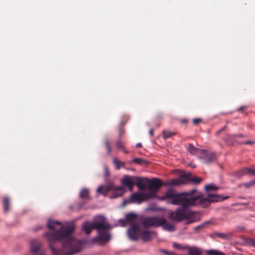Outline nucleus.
<instances>
[{"instance_id": "nucleus-1", "label": "nucleus", "mask_w": 255, "mask_h": 255, "mask_svg": "<svg viewBox=\"0 0 255 255\" xmlns=\"http://www.w3.org/2000/svg\"><path fill=\"white\" fill-rule=\"evenodd\" d=\"M47 226L49 232L44 234L52 255H73L81 250V244L72 236L74 227H64L61 222L49 220Z\"/></svg>"}, {"instance_id": "nucleus-2", "label": "nucleus", "mask_w": 255, "mask_h": 255, "mask_svg": "<svg viewBox=\"0 0 255 255\" xmlns=\"http://www.w3.org/2000/svg\"><path fill=\"white\" fill-rule=\"evenodd\" d=\"M196 192L197 191L195 189L180 193H176L172 189L166 191L162 199L169 200V202L173 205L182 206L175 212H171L169 215V218L177 222L181 221L188 218L189 214L186 210L187 208L195 205L206 207L211 203L220 202L228 198L212 194H209L206 197L204 198L201 193L195 195Z\"/></svg>"}, {"instance_id": "nucleus-3", "label": "nucleus", "mask_w": 255, "mask_h": 255, "mask_svg": "<svg viewBox=\"0 0 255 255\" xmlns=\"http://www.w3.org/2000/svg\"><path fill=\"white\" fill-rule=\"evenodd\" d=\"M93 226H94L93 228L97 230L99 234L98 237L93 239V242L103 243L110 240L111 236L107 231L110 229V226L104 218L99 217L98 221L93 222Z\"/></svg>"}, {"instance_id": "nucleus-4", "label": "nucleus", "mask_w": 255, "mask_h": 255, "mask_svg": "<svg viewBox=\"0 0 255 255\" xmlns=\"http://www.w3.org/2000/svg\"><path fill=\"white\" fill-rule=\"evenodd\" d=\"M141 224L145 228L163 226L166 230L172 231L175 230L173 225L167 223L165 219L159 217L145 218L141 221Z\"/></svg>"}, {"instance_id": "nucleus-5", "label": "nucleus", "mask_w": 255, "mask_h": 255, "mask_svg": "<svg viewBox=\"0 0 255 255\" xmlns=\"http://www.w3.org/2000/svg\"><path fill=\"white\" fill-rule=\"evenodd\" d=\"M126 190L122 186H116L113 182H109L104 186H100L97 189L98 193L106 196L108 193L112 192L111 198H116L122 196Z\"/></svg>"}, {"instance_id": "nucleus-6", "label": "nucleus", "mask_w": 255, "mask_h": 255, "mask_svg": "<svg viewBox=\"0 0 255 255\" xmlns=\"http://www.w3.org/2000/svg\"><path fill=\"white\" fill-rule=\"evenodd\" d=\"M30 251L32 255H45V250L42 248V243L38 239H33L30 243Z\"/></svg>"}, {"instance_id": "nucleus-7", "label": "nucleus", "mask_w": 255, "mask_h": 255, "mask_svg": "<svg viewBox=\"0 0 255 255\" xmlns=\"http://www.w3.org/2000/svg\"><path fill=\"white\" fill-rule=\"evenodd\" d=\"M147 187L151 191L150 194L154 196L157 191L162 186V181L158 178H152L151 180H147Z\"/></svg>"}, {"instance_id": "nucleus-8", "label": "nucleus", "mask_w": 255, "mask_h": 255, "mask_svg": "<svg viewBox=\"0 0 255 255\" xmlns=\"http://www.w3.org/2000/svg\"><path fill=\"white\" fill-rule=\"evenodd\" d=\"M147 195L140 193H134L131 195L128 200L124 199L123 202V205L125 206L128 204L131 203H140L144 201Z\"/></svg>"}, {"instance_id": "nucleus-9", "label": "nucleus", "mask_w": 255, "mask_h": 255, "mask_svg": "<svg viewBox=\"0 0 255 255\" xmlns=\"http://www.w3.org/2000/svg\"><path fill=\"white\" fill-rule=\"evenodd\" d=\"M199 158L203 159L205 163L210 164L216 160L217 156L215 152H207L205 150H203Z\"/></svg>"}, {"instance_id": "nucleus-10", "label": "nucleus", "mask_w": 255, "mask_h": 255, "mask_svg": "<svg viewBox=\"0 0 255 255\" xmlns=\"http://www.w3.org/2000/svg\"><path fill=\"white\" fill-rule=\"evenodd\" d=\"M142 230L136 224H132L128 231V234L129 238L132 240H137L140 236Z\"/></svg>"}, {"instance_id": "nucleus-11", "label": "nucleus", "mask_w": 255, "mask_h": 255, "mask_svg": "<svg viewBox=\"0 0 255 255\" xmlns=\"http://www.w3.org/2000/svg\"><path fill=\"white\" fill-rule=\"evenodd\" d=\"M155 234V232L152 231L142 230L140 236L143 242H146L151 240L152 239V235Z\"/></svg>"}, {"instance_id": "nucleus-12", "label": "nucleus", "mask_w": 255, "mask_h": 255, "mask_svg": "<svg viewBox=\"0 0 255 255\" xmlns=\"http://www.w3.org/2000/svg\"><path fill=\"white\" fill-rule=\"evenodd\" d=\"M181 177L185 180L191 181L195 183H199L202 180V179L200 178L197 177H193L190 173H185L182 175Z\"/></svg>"}, {"instance_id": "nucleus-13", "label": "nucleus", "mask_w": 255, "mask_h": 255, "mask_svg": "<svg viewBox=\"0 0 255 255\" xmlns=\"http://www.w3.org/2000/svg\"><path fill=\"white\" fill-rule=\"evenodd\" d=\"M122 183L128 187V189L131 191L134 185V183L132 181L131 177L128 175H125L122 180Z\"/></svg>"}, {"instance_id": "nucleus-14", "label": "nucleus", "mask_w": 255, "mask_h": 255, "mask_svg": "<svg viewBox=\"0 0 255 255\" xmlns=\"http://www.w3.org/2000/svg\"><path fill=\"white\" fill-rule=\"evenodd\" d=\"M136 182L135 184L138 187L139 190H143L147 186V178L145 177H136Z\"/></svg>"}, {"instance_id": "nucleus-15", "label": "nucleus", "mask_w": 255, "mask_h": 255, "mask_svg": "<svg viewBox=\"0 0 255 255\" xmlns=\"http://www.w3.org/2000/svg\"><path fill=\"white\" fill-rule=\"evenodd\" d=\"M255 175V169L249 168H244L236 173V176L240 177L246 174Z\"/></svg>"}, {"instance_id": "nucleus-16", "label": "nucleus", "mask_w": 255, "mask_h": 255, "mask_svg": "<svg viewBox=\"0 0 255 255\" xmlns=\"http://www.w3.org/2000/svg\"><path fill=\"white\" fill-rule=\"evenodd\" d=\"M187 150L191 154L197 155L199 157L200 155V154L202 153L203 150V149L196 148L191 144H189L188 145L187 147Z\"/></svg>"}, {"instance_id": "nucleus-17", "label": "nucleus", "mask_w": 255, "mask_h": 255, "mask_svg": "<svg viewBox=\"0 0 255 255\" xmlns=\"http://www.w3.org/2000/svg\"><path fill=\"white\" fill-rule=\"evenodd\" d=\"M187 249L189 255H201L202 254L201 250L198 248L188 247Z\"/></svg>"}, {"instance_id": "nucleus-18", "label": "nucleus", "mask_w": 255, "mask_h": 255, "mask_svg": "<svg viewBox=\"0 0 255 255\" xmlns=\"http://www.w3.org/2000/svg\"><path fill=\"white\" fill-rule=\"evenodd\" d=\"M93 222H86L83 224L82 228L83 231L87 234H89L91 233L92 230L94 229V228H93Z\"/></svg>"}, {"instance_id": "nucleus-19", "label": "nucleus", "mask_w": 255, "mask_h": 255, "mask_svg": "<svg viewBox=\"0 0 255 255\" xmlns=\"http://www.w3.org/2000/svg\"><path fill=\"white\" fill-rule=\"evenodd\" d=\"M80 196L84 199H88L89 198V190L87 188L82 189L80 193Z\"/></svg>"}, {"instance_id": "nucleus-20", "label": "nucleus", "mask_w": 255, "mask_h": 255, "mask_svg": "<svg viewBox=\"0 0 255 255\" xmlns=\"http://www.w3.org/2000/svg\"><path fill=\"white\" fill-rule=\"evenodd\" d=\"M214 235L219 238L227 240L230 238L231 234L217 232L214 233Z\"/></svg>"}, {"instance_id": "nucleus-21", "label": "nucleus", "mask_w": 255, "mask_h": 255, "mask_svg": "<svg viewBox=\"0 0 255 255\" xmlns=\"http://www.w3.org/2000/svg\"><path fill=\"white\" fill-rule=\"evenodd\" d=\"M3 205L4 212H6L9 210V200L8 197H4L3 199Z\"/></svg>"}, {"instance_id": "nucleus-22", "label": "nucleus", "mask_w": 255, "mask_h": 255, "mask_svg": "<svg viewBox=\"0 0 255 255\" xmlns=\"http://www.w3.org/2000/svg\"><path fill=\"white\" fill-rule=\"evenodd\" d=\"M176 134V132H172L169 130H163L162 133L163 138L166 139L167 138L172 137Z\"/></svg>"}, {"instance_id": "nucleus-23", "label": "nucleus", "mask_w": 255, "mask_h": 255, "mask_svg": "<svg viewBox=\"0 0 255 255\" xmlns=\"http://www.w3.org/2000/svg\"><path fill=\"white\" fill-rule=\"evenodd\" d=\"M136 218V215L132 213L127 214L126 216V220L129 222H133Z\"/></svg>"}, {"instance_id": "nucleus-24", "label": "nucleus", "mask_w": 255, "mask_h": 255, "mask_svg": "<svg viewBox=\"0 0 255 255\" xmlns=\"http://www.w3.org/2000/svg\"><path fill=\"white\" fill-rule=\"evenodd\" d=\"M255 184V181L254 180H253L248 182L241 184L239 185V187H242V186H244L247 188H249Z\"/></svg>"}, {"instance_id": "nucleus-25", "label": "nucleus", "mask_w": 255, "mask_h": 255, "mask_svg": "<svg viewBox=\"0 0 255 255\" xmlns=\"http://www.w3.org/2000/svg\"><path fill=\"white\" fill-rule=\"evenodd\" d=\"M219 187L215 186L213 184H208L205 186V189L206 191H209L211 190H217Z\"/></svg>"}, {"instance_id": "nucleus-26", "label": "nucleus", "mask_w": 255, "mask_h": 255, "mask_svg": "<svg viewBox=\"0 0 255 255\" xmlns=\"http://www.w3.org/2000/svg\"><path fill=\"white\" fill-rule=\"evenodd\" d=\"M104 144L107 149V153L108 154H110L112 151V147L110 145V143L108 139H106L104 141Z\"/></svg>"}, {"instance_id": "nucleus-27", "label": "nucleus", "mask_w": 255, "mask_h": 255, "mask_svg": "<svg viewBox=\"0 0 255 255\" xmlns=\"http://www.w3.org/2000/svg\"><path fill=\"white\" fill-rule=\"evenodd\" d=\"M133 162L136 163L137 164L142 165L143 164H146L147 163V161L145 160L142 158H135L133 159Z\"/></svg>"}, {"instance_id": "nucleus-28", "label": "nucleus", "mask_w": 255, "mask_h": 255, "mask_svg": "<svg viewBox=\"0 0 255 255\" xmlns=\"http://www.w3.org/2000/svg\"><path fill=\"white\" fill-rule=\"evenodd\" d=\"M207 254L211 255H225V254L223 252L213 250L208 251Z\"/></svg>"}, {"instance_id": "nucleus-29", "label": "nucleus", "mask_w": 255, "mask_h": 255, "mask_svg": "<svg viewBox=\"0 0 255 255\" xmlns=\"http://www.w3.org/2000/svg\"><path fill=\"white\" fill-rule=\"evenodd\" d=\"M114 163L116 166V168L117 169H119L121 167V165H124L125 163L124 162H120L118 159L115 158L113 160Z\"/></svg>"}, {"instance_id": "nucleus-30", "label": "nucleus", "mask_w": 255, "mask_h": 255, "mask_svg": "<svg viewBox=\"0 0 255 255\" xmlns=\"http://www.w3.org/2000/svg\"><path fill=\"white\" fill-rule=\"evenodd\" d=\"M182 183H183V182H182L180 180L173 179V180H171L169 182L166 183V184L179 185Z\"/></svg>"}, {"instance_id": "nucleus-31", "label": "nucleus", "mask_w": 255, "mask_h": 255, "mask_svg": "<svg viewBox=\"0 0 255 255\" xmlns=\"http://www.w3.org/2000/svg\"><path fill=\"white\" fill-rule=\"evenodd\" d=\"M246 243L253 247H255V240L252 238H247L246 239Z\"/></svg>"}, {"instance_id": "nucleus-32", "label": "nucleus", "mask_w": 255, "mask_h": 255, "mask_svg": "<svg viewBox=\"0 0 255 255\" xmlns=\"http://www.w3.org/2000/svg\"><path fill=\"white\" fill-rule=\"evenodd\" d=\"M116 146L117 148H119L121 149H124V146L122 142L120 140H117L116 142Z\"/></svg>"}, {"instance_id": "nucleus-33", "label": "nucleus", "mask_w": 255, "mask_h": 255, "mask_svg": "<svg viewBox=\"0 0 255 255\" xmlns=\"http://www.w3.org/2000/svg\"><path fill=\"white\" fill-rule=\"evenodd\" d=\"M208 222H205L199 226H197L194 229L195 231H198V230L204 228L205 227V226H206L208 224Z\"/></svg>"}, {"instance_id": "nucleus-34", "label": "nucleus", "mask_w": 255, "mask_h": 255, "mask_svg": "<svg viewBox=\"0 0 255 255\" xmlns=\"http://www.w3.org/2000/svg\"><path fill=\"white\" fill-rule=\"evenodd\" d=\"M173 246L174 248H175V249H182L187 248V247H183L181 244H177L176 243H174L173 244Z\"/></svg>"}, {"instance_id": "nucleus-35", "label": "nucleus", "mask_w": 255, "mask_h": 255, "mask_svg": "<svg viewBox=\"0 0 255 255\" xmlns=\"http://www.w3.org/2000/svg\"><path fill=\"white\" fill-rule=\"evenodd\" d=\"M125 130L124 127L122 126H120L119 128V137H121L122 135L124 133Z\"/></svg>"}, {"instance_id": "nucleus-36", "label": "nucleus", "mask_w": 255, "mask_h": 255, "mask_svg": "<svg viewBox=\"0 0 255 255\" xmlns=\"http://www.w3.org/2000/svg\"><path fill=\"white\" fill-rule=\"evenodd\" d=\"M202 119L200 118L194 119L193 120V123L195 125H198L199 123L201 122Z\"/></svg>"}, {"instance_id": "nucleus-37", "label": "nucleus", "mask_w": 255, "mask_h": 255, "mask_svg": "<svg viewBox=\"0 0 255 255\" xmlns=\"http://www.w3.org/2000/svg\"><path fill=\"white\" fill-rule=\"evenodd\" d=\"M247 108V107H246L245 106H241V107H240L238 109V111H239V112H243L244 110L246 109Z\"/></svg>"}, {"instance_id": "nucleus-38", "label": "nucleus", "mask_w": 255, "mask_h": 255, "mask_svg": "<svg viewBox=\"0 0 255 255\" xmlns=\"http://www.w3.org/2000/svg\"><path fill=\"white\" fill-rule=\"evenodd\" d=\"M244 143L247 144H255V141H247L245 142Z\"/></svg>"}, {"instance_id": "nucleus-39", "label": "nucleus", "mask_w": 255, "mask_h": 255, "mask_svg": "<svg viewBox=\"0 0 255 255\" xmlns=\"http://www.w3.org/2000/svg\"><path fill=\"white\" fill-rule=\"evenodd\" d=\"M42 229V226L40 225H38L36 226V227L34 229V231L36 232L40 229Z\"/></svg>"}, {"instance_id": "nucleus-40", "label": "nucleus", "mask_w": 255, "mask_h": 255, "mask_svg": "<svg viewBox=\"0 0 255 255\" xmlns=\"http://www.w3.org/2000/svg\"><path fill=\"white\" fill-rule=\"evenodd\" d=\"M245 135L242 134H234V137H245Z\"/></svg>"}, {"instance_id": "nucleus-41", "label": "nucleus", "mask_w": 255, "mask_h": 255, "mask_svg": "<svg viewBox=\"0 0 255 255\" xmlns=\"http://www.w3.org/2000/svg\"><path fill=\"white\" fill-rule=\"evenodd\" d=\"M149 133L150 134V135L152 136L153 134V129H150V130L149 131Z\"/></svg>"}, {"instance_id": "nucleus-42", "label": "nucleus", "mask_w": 255, "mask_h": 255, "mask_svg": "<svg viewBox=\"0 0 255 255\" xmlns=\"http://www.w3.org/2000/svg\"><path fill=\"white\" fill-rule=\"evenodd\" d=\"M136 147H142L141 143H137L136 144Z\"/></svg>"}, {"instance_id": "nucleus-43", "label": "nucleus", "mask_w": 255, "mask_h": 255, "mask_svg": "<svg viewBox=\"0 0 255 255\" xmlns=\"http://www.w3.org/2000/svg\"><path fill=\"white\" fill-rule=\"evenodd\" d=\"M226 128V127H224V128H223L222 129H221L220 130H219L217 133H220L221 131H222L223 130H224L225 129V128Z\"/></svg>"}, {"instance_id": "nucleus-44", "label": "nucleus", "mask_w": 255, "mask_h": 255, "mask_svg": "<svg viewBox=\"0 0 255 255\" xmlns=\"http://www.w3.org/2000/svg\"><path fill=\"white\" fill-rule=\"evenodd\" d=\"M125 124L126 122H122L120 124V126H122V127H124Z\"/></svg>"}, {"instance_id": "nucleus-45", "label": "nucleus", "mask_w": 255, "mask_h": 255, "mask_svg": "<svg viewBox=\"0 0 255 255\" xmlns=\"http://www.w3.org/2000/svg\"><path fill=\"white\" fill-rule=\"evenodd\" d=\"M123 150V151L126 153H128V151H127L125 149V148H124V149H122Z\"/></svg>"}, {"instance_id": "nucleus-46", "label": "nucleus", "mask_w": 255, "mask_h": 255, "mask_svg": "<svg viewBox=\"0 0 255 255\" xmlns=\"http://www.w3.org/2000/svg\"><path fill=\"white\" fill-rule=\"evenodd\" d=\"M193 221H188L187 224H189V223H193Z\"/></svg>"}, {"instance_id": "nucleus-47", "label": "nucleus", "mask_w": 255, "mask_h": 255, "mask_svg": "<svg viewBox=\"0 0 255 255\" xmlns=\"http://www.w3.org/2000/svg\"><path fill=\"white\" fill-rule=\"evenodd\" d=\"M121 221H122V222H123V223H124V225H125V222H125V221H124V220H121Z\"/></svg>"}, {"instance_id": "nucleus-48", "label": "nucleus", "mask_w": 255, "mask_h": 255, "mask_svg": "<svg viewBox=\"0 0 255 255\" xmlns=\"http://www.w3.org/2000/svg\"><path fill=\"white\" fill-rule=\"evenodd\" d=\"M192 167H193V168L195 167V165H192Z\"/></svg>"}, {"instance_id": "nucleus-49", "label": "nucleus", "mask_w": 255, "mask_h": 255, "mask_svg": "<svg viewBox=\"0 0 255 255\" xmlns=\"http://www.w3.org/2000/svg\"><path fill=\"white\" fill-rule=\"evenodd\" d=\"M255 181V180H254Z\"/></svg>"}]
</instances>
